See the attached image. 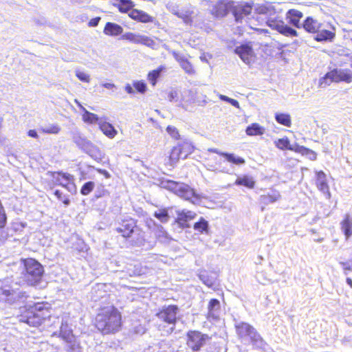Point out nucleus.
Returning <instances> with one entry per match:
<instances>
[{
  "label": "nucleus",
  "instance_id": "f257e3e1",
  "mask_svg": "<svg viewBox=\"0 0 352 352\" xmlns=\"http://www.w3.org/2000/svg\"><path fill=\"white\" fill-rule=\"evenodd\" d=\"M52 305L46 301L27 303L19 307L21 322L36 327L51 316Z\"/></svg>",
  "mask_w": 352,
  "mask_h": 352
},
{
  "label": "nucleus",
  "instance_id": "4c0bfd02",
  "mask_svg": "<svg viewBox=\"0 0 352 352\" xmlns=\"http://www.w3.org/2000/svg\"><path fill=\"white\" fill-rule=\"evenodd\" d=\"M193 228L195 230L202 233L208 230V223L203 217H201L199 220L195 223Z\"/></svg>",
  "mask_w": 352,
  "mask_h": 352
},
{
  "label": "nucleus",
  "instance_id": "2eb2a0df",
  "mask_svg": "<svg viewBox=\"0 0 352 352\" xmlns=\"http://www.w3.org/2000/svg\"><path fill=\"white\" fill-rule=\"evenodd\" d=\"M196 216V212L192 210H182L177 212L175 221L180 228H188L190 227V221L193 220Z\"/></svg>",
  "mask_w": 352,
  "mask_h": 352
},
{
  "label": "nucleus",
  "instance_id": "680f3d73",
  "mask_svg": "<svg viewBox=\"0 0 352 352\" xmlns=\"http://www.w3.org/2000/svg\"><path fill=\"white\" fill-rule=\"evenodd\" d=\"M3 294H5L6 296H9L10 295L11 292L10 290H4L3 292Z\"/></svg>",
  "mask_w": 352,
  "mask_h": 352
},
{
  "label": "nucleus",
  "instance_id": "603ef678",
  "mask_svg": "<svg viewBox=\"0 0 352 352\" xmlns=\"http://www.w3.org/2000/svg\"><path fill=\"white\" fill-rule=\"evenodd\" d=\"M238 330H251V327L247 324L242 323L241 325L237 326Z\"/></svg>",
  "mask_w": 352,
  "mask_h": 352
},
{
  "label": "nucleus",
  "instance_id": "0e129e2a",
  "mask_svg": "<svg viewBox=\"0 0 352 352\" xmlns=\"http://www.w3.org/2000/svg\"><path fill=\"white\" fill-rule=\"evenodd\" d=\"M99 172L104 173V175H108V173L105 170H103V171L99 170Z\"/></svg>",
  "mask_w": 352,
  "mask_h": 352
},
{
  "label": "nucleus",
  "instance_id": "aec40b11",
  "mask_svg": "<svg viewBox=\"0 0 352 352\" xmlns=\"http://www.w3.org/2000/svg\"><path fill=\"white\" fill-rule=\"evenodd\" d=\"M315 184L318 188L324 193H329V188L327 181L325 173L322 171H318L316 173Z\"/></svg>",
  "mask_w": 352,
  "mask_h": 352
},
{
  "label": "nucleus",
  "instance_id": "f3484780",
  "mask_svg": "<svg viewBox=\"0 0 352 352\" xmlns=\"http://www.w3.org/2000/svg\"><path fill=\"white\" fill-rule=\"evenodd\" d=\"M218 275L212 270H202L199 274V279L207 287L215 289Z\"/></svg>",
  "mask_w": 352,
  "mask_h": 352
},
{
  "label": "nucleus",
  "instance_id": "c9c22d12",
  "mask_svg": "<svg viewBox=\"0 0 352 352\" xmlns=\"http://www.w3.org/2000/svg\"><path fill=\"white\" fill-rule=\"evenodd\" d=\"M276 146L281 150H289L292 149V146L290 145L289 140L287 137H284L282 138L278 139L275 141Z\"/></svg>",
  "mask_w": 352,
  "mask_h": 352
},
{
  "label": "nucleus",
  "instance_id": "39448f33",
  "mask_svg": "<svg viewBox=\"0 0 352 352\" xmlns=\"http://www.w3.org/2000/svg\"><path fill=\"white\" fill-rule=\"evenodd\" d=\"M166 187L179 197L193 204L201 199V196L187 184L168 180Z\"/></svg>",
  "mask_w": 352,
  "mask_h": 352
},
{
  "label": "nucleus",
  "instance_id": "09e8293b",
  "mask_svg": "<svg viewBox=\"0 0 352 352\" xmlns=\"http://www.w3.org/2000/svg\"><path fill=\"white\" fill-rule=\"evenodd\" d=\"M54 195L56 197V198L58 200H62L63 203L65 206H68L70 204V200H69V199L68 197H65V198L63 199V193L61 192L60 190H56L54 192Z\"/></svg>",
  "mask_w": 352,
  "mask_h": 352
},
{
  "label": "nucleus",
  "instance_id": "cd10ccee",
  "mask_svg": "<svg viewBox=\"0 0 352 352\" xmlns=\"http://www.w3.org/2000/svg\"><path fill=\"white\" fill-rule=\"evenodd\" d=\"M336 36V33L328 30H320L314 36L317 41H331Z\"/></svg>",
  "mask_w": 352,
  "mask_h": 352
},
{
  "label": "nucleus",
  "instance_id": "ddd939ff",
  "mask_svg": "<svg viewBox=\"0 0 352 352\" xmlns=\"http://www.w3.org/2000/svg\"><path fill=\"white\" fill-rule=\"evenodd\" d=\"M234 52L246 63H250L255 54L250 42L241 44L234 49Z\"/></svg>",
  "mask_w": 352,
  "mask_h": 352
},
{
  "label": "nucleus",
  "instance_id": "412c9836",
  "mask_svg": "<svg viewBox=\"0 0 352 352\" xmlns=\"http://www.w3.org/2000/svg\"><path fill=\"white\" fill-rule=\"evenodd\" d=\"M103 32L107 36H116L122 34L123 28L117 23L107 22L104 25Z\"/></svg>",
  "mask_w": 352,
  "mask_h": 352
},
{
  "label": "nucleus",
  "instance_id": "423d86ee",
  "mask_svg": "<svg viewBox=\"0 0 352 352\" xmlns=\"http://www.w3.org/2000/svg\"><path fill=\"white\" fill-rule=\"evenodd\" d=\"M178 312L179 307L177 305H169L162 307L156 314V316L164 323L174 325L178 319Z\"/></svg>",
  "mask_w": 352,
  "mask_h": 352
},
{
  "label": "nucleus",
  "instance_id": "de8ad7c7",
  "mask_svg": "<svg viewBox=\"0 0 352 352\" xmlns=\"http://www.w3.org/2000/svg\"><path fill=\"white\" fill-rule=\"evenodd\" d=\"M166 131L175 140L179 139L180 135L176 127L169 125L166 127Z\"/></svg>",
  "mask_w": 352,
  "mask_h": 352
},
{
  "label": "nucleus",
  "instance_id": "864d4df0",
  "mask_svg": "<svg viewBox=\"0 0 352 352\" xmlns=\"http://www.w3.org/2000/svg\"><path fill=\"white\" fill-rule=\"evenodd\" d=\"M208 151L210 153L218 154L219 155H220L221 157H222V154H225V152L219 151L217 148H208Z\"/></svg>",
  "mask_w": 352,
  "mask_h": 352
},
{
  "label": "nucleus",
  "instance_id": "c756f323",
  "mask_svg": "<svg viewBox=\"0 0 352 352\" xmlns=\"http://www.w3.org/2000/svg\"><path fill=\"white\" fill-rule=\"evenodd\" d=\"M99 127L102 133L109 138H113L117 134V131L113 126L109 122H101L99 124Z\"/></svg>",
  "mask_w": 352,
  "mask_h": 352
},
{
  "label": "nucleus",
  "instance_id": "4468645a",
  "mask_svg": "<svg viewBox=\"0 0 352 352\" xmlns=\"http://www.w3.org/2000/svg\"><path fill=\"white\" fill-rule=\"evenodd\" d=\"M59 336L67 343L68 352H81L80 344L73 331H59Z\"/></svg>",
  "mask_w": 352,
  "mask_h": 352
},
{
  "label": "nucleus",
  "instance_id": "f03ea898",
  "mask_svg": "<svg viewBox=\"0 0 352 352\" xmlns=\"http://www.w3.org/2000/svg\"><path fill=\"white\" fill-rule=\"evenodd\" d=\"M25 271L24 280L28 285L35 286L42 280L44 269L43 265L34 258H26L23 261Z\"/></svg>",
  "mask_w": 352,
  "mask_h": 352
},
{
  "label": "nucleus",
  "instance_id": "6ab92c4d",
  "mask_svg": "<svg viewBox=\"0 0 352 352\" xmlns=\"http://www.w3.org/2000/svg\"><path fill=\"white\" fill-rule=\"evenodd\" d=\"M173 56L175 60L179 63L181 67L185 71L188 75H194L196 71L192 65V63L185 57L179 56L177 53H173Z\"/></svg>",
  "mask_w": 352,
  "mask_h": 352
},
{
  "label": "nucleus",
  "instance_id": "a211bd4d",
  "mask_svg": "<svg viewBox=\"0 0 352 352\" xmlns=\"http://www.w3.org/2000/svg\"><path fill=\"white\" fill-rule=\"evenodd\" d=\"M182 160L186 159L195 151V146L191 142L183 141L176 145Z\"/></svg>",
  "mask_w": 352,
  "mask_h": 352
},
{
  "label": "nucleus",
  "instance_id": "338daca9",
  "mask_svg": "<svg viewBox=\"0 0 352 352\" xmlns=\"http://www.w3.org/2000/svg\"><path fill=\"white\" fill-rule=\"evenodd\" d=\"M351 42H352V38H351Z\"/></svg>",
  "mask_w": 352,
  "mask_h": 352
},
{
  "label": "nucleus",
  "instance_id": "49530a36",
  "mask_svg": "<svg viewBox=\"0 0 352 352\" xmlns=\"http://www.w3.org/2000/svg\"><path fill=\"white\" fill-rule=\"evenodd\" d=\"M76 76L82 82H90V80H91L90 76L88 74H87L82 71L76 70Z\"/></svg>",
  "mask_w": 352,
  "mask_h": 352
},
{
  "label": "nucleus",
  "instance_id": "ea45409f",
  "mask_svg": "<svg viewBox=\"0 0 352 352\" xmlns=\"http://www.w3.org/2000/svg\"><path fill=\"white\" fill-rule=\"evenodd\" d=\"M94 187L95 184L94 182H87L82 186L80 188V194L84 196L88 195L91 192H92Z\"/></svg>",
  "mask_w": 352,
  "mask_h": 352
},
{
  "label": "nucleus",
  "instance_id": "dca6fc26",
  "mask_svg": "<svg viewBox=\"0 0 352 352\" xmlns=\"http://www.w3.org/2000/svg\"><path fill=\"white\" fill-rule=\"evenodd\" d=\"M129 16L140 23H154L155 21V19L154 16L148 14L147 12H144V10H139V9H133L129 13Z\"/></svg>",
  "mask_w": 352,
  "mask_h": 352
},
{
  "label": "nucleus",
  "instance_id": "5fc2aeb1",
  "mask_svg": "<svg viewBox=\"0 0 352 352\" xmlns=\"http://www.w3.org/2000/svg\"><path fill=\"white\" fill-rule=\"evenodd\" d=\"M28 135L31 137V138H38V134H37V132L36 131V130L34 129H30L28 131Z\"/></svg>",
  "mask_w": 352,
  "mask_h": 352
},
{
  "label": "nucleus",
  "instance_id": "e433bc0d",
  "mask_svg": "<svg viewBox=\"0 0 352 352\" xmlns=\"http://www.w3.org/2000/svg\"><path fill=\"white\" fill-rule=\"evenodd\" d=\"M280 197V195L277 194H265L261 196V200L265 204H272L276 201Z\"/></svg>",
  "mask_w": 352,
  "mask_h": 352
},
{
  "label": "nucleus",
  "instance_id": "5701e85b",
  "mask_svg": "<svg viewBox=\"0 0 352 352\" xmlns=\"http://www.w3.org/2000/svg\"><path fill=\"white\" fill-rule=\"evenodd\" d=\"M221 309V304L218 299L212 298L208 304V316L217 318Z\"/></svg>",
  "mask_w": 352,
  "mask_h": 352
},
{
  "label": "nucleus",
  "instance_id": "3c124183",
  "mask_svg": "<svg viewBox=\"0 0 352 352\" xmlns=\"http://www.w3.org/2000/svg\"><path fill=\"white\" fill-rule=\"evenodd\" d=\"M100 19L101 18L100 16L93 18L89 21L88 25L89 27H96L98 25Z\"/></svg>",
  "mask_w": 352,
  "mask_h": 352
},
{
  "label": "nucleus",
  "instance_id": "37998d69",
  "mask_svg": "<svg viewBox=\"0 0 352 352\" xmlns=\"http://www.w3.org/2000/svg\"><path fill=\"white\" fill-rule=\"evenodd\" d=\"M154 217L162 223H166L168 219V214L166 209H162L154 213Z\"/></svg>",
  "mask_w": 352,
  "mask_h": 352
},
{
  "label": "nucleus",
  "instance_id": "72a5a7b5",
  "mask_svg": "<svg viewBox=\"0 0 352 352\" xmlns=\"http://www.w3.org/2000/svg\"><path fill=\"white\" fill-rule=\"evenodd\" d=\"M222 157H223L228 162L233 164L241 165L245 164V159L236 156L233 153H228L225 152V154H222Z\"/></svg>",
  "mask_w": 352,
  "mask_h": 352
},
{
  "label": "nucleus",
  "instance_id": "bb28decb",
  "mask_svg": "<svg viewBox=\"0 0 352 352\" xmlns=\"http://www.w3.org/2000/svg\"><path fill=\"white\" fill-rule=\"evenodd\" d=\"M180 160H182V157L179 155V152L176 146H175L170 150L166 164L173 168L177 164Z\"/></svg>",
  "mask_w": 352,
  "mask_h": 352
},
{
  "label": "nucleus",
  "instance_id": "1a4fd4ad",
  "mask_svg": "<svg viewBox=\"0 0 352 352\" xmlns=\"http://www.w3.org/2000/svg\"><path fill=\"white\" fill-rule=\"evenodd\" d=\"M209 339L206 334H202L200 331H188V346L193 351H197Z\"/></svg>",
  "mask_w": 352,
  "mask_h": 352
},
{
  "label": "nucleus",
  "instance_id": "c85d7f7f",
  "mask_svg": "<svg viewBox=\"0 0 352 352\" xmlns=\"http://www.w3.org/2000/svg\"><path fill=\"white\" fill-rule=\"evenodd\" d=\"M245 133L250 136L261 135L265 133V128L258 123L254 122L246 128Z\"/></svg>",
  "mask_w": 352,
  "mask_h": 352
},
{
  "label": "nucleus",
  "instance_id": "79ce46f5",
  "mask_svg": "<svg viewBox=\"0 0 352 352\" xmlns=\"http://www.w3.org/2000/svg\"><path fill=\"white\" fill-rule=\"evenodd\" d=\"M41 130L43 133L58 134L60 131V127L58 124H52Z\"/></svg>",
  "mask_w": 352,
  "mask_h": 352
},
{
  "label": "nucleus",
  "instance_id": "20e7f679",
  "mask_svg": "<svg viewBox=\"0 0 352 352\" xmlns=\"http://www.w3.org/2000/svg\"><path fill=\"white\" fill-rule=\"evenodd\" d=\"M50 179L46 182L47 188L52 190L56 186H62L71 191L69 186L73 187L74 191L76 190V185L74 182V176L69 173L63 171H50L47 173Z\"/></svg>",
  "mask_w": 352,
  "mask_h": 352
},
{
  "label": "nucleus",
  "instance_id": "2f4dec72",
  "mask_svg": "<svg viewBox=\"0 0 352 352\" xmlns=\"http://www.w3.org/2000/svg\"><path fill=\"white\" fill-rule=\"evenodd\" d=\"M165 69L166 67L164 65H160L157 69L148 72L147 74V79L153 86L156 85L157 79L160 76L161 72Z\"/></svg>",
  "mask_w": 352,
  "mask_h": 352
},
{
  "label": "nucleus",
  "instance_id": "b1692460",
  "mask_svg": "<svg viewBox=\"0 0 352 352\" xmlns=\"http://www.w3.org/2000/svg\"><path fill=\"white\" fill-rule=\"evenodd\" d=\"M302 18V12L296 10H289L287 13L288 22L296 28H300V21Z\"/></svg>",
  "mask_w": 352,
  "mask_h": 352
},
{
  "label": "nucleus",
  "instance_id": "4be33fe9",
  "mask_svg": "<svg viewBox=\"0 0 352 352\" xmlns=\"http://www.w3.org/2000/svg\"><path fill=\"white\" fill-rule=\"evenodd\" d=\"M80 109L82 111V119L87 124H96L98 122V117L96 114L87 111L80 102L76 101Z\"/></svg>",
  "mask_w": 352,
  "mask_h": 352
},
{
  "label": "nucleus",
  "instance_id": "7ed1b4c3",
  "mask_svg": "<svg viewBox=\"0 0 352 352\" xmlns=\"http://www.w3.org/2000/svg\"><path fill=\"white\" fill-rule=\"evenodd\" d=\"M122 316L114 306L105 314H98L96 318V325L98 329L117 330L121 327Z\"/></svg>",
  "mask_w": 352,
  "mask_h": 352
},
{
  "label": "nucleus",
  "instance_id": "c03bdc74",
  "mask_svg": "<svg viewBox=\"0 0 352 352\" xmlns=\"http://www.w3.org/2000/svg\"><path fill=\"white\" fill-rule=\"evenodd\" d=\"M133 85L137 92L144 94L146 91V85L143 80L135 81Z\"/></svg>",
  "mask_w": 352,
  "mask_h": 352
},
{
  "label": "nucleus",
  "instance_id": "6e6d98bb",
  "mask_svg": "<svg viewBox=\"0 0 352 352\" xmlns=\"http://www.w3.org/2000/svg\"><path fill=\"white\" fill-rule=\"evenodd\" d=\"M125 90L128 94H133L134 93L133 89L130 85H126Z\"/></svg>",
  "mask_w": 352,
  "mask_h": 352
},
{
  "label": "nucleus",
  "instance_id": "f8f14e48",
  "mask_svg": "<svg viewBox=\"0 0 352 352\" xmlns=\"http://www.w3.org/2000/svg\"><path fill=\"white\" fill-rule=\"evenodd\" d=\"M232 6V0H220L213 6L211 14L217 18L224 17L231 12Z\"/></svg>",
  "mask_w": 352,
  "mask_h": 352
},
{
  "label": "nucleus",
  "instance_id": "473e14b6",
  "mask_svg": "<svg viewBox=\"0 0 352 352\" xmlns=\"http://www.w3.org/2000/svg\"><path fill=\"white\" fill-rule=\"evenodd\" d=\"M276 121L285 126L290 127L292 126L291 116L288 113H277L275 114Z\"/></svg>",
  "mask_w": 352,
  "mask_h": 352
},
{
  "label": "nucleus",
  "instance_id": "13d9d810",
  "mask_svg": "<svg viewBox=\"0 0 352 352\" xmlns=\"http://www.w3.org/2000/svg\"><path fill=\"white\" fill-rule=\"evenodd\" d=\"M219 98L223 101L228 102L230 98H228V96L224 95H220Z\"/></svg>",
  "mask_w": 352,
  "mask_h": 352
},
{
  "label": "nucleus",
  "instance_id": "58836bf2",
  "mask_svg": "<svg viewBox=\"0 0 352 352\" xmlns=\"http://www.w3.org/2000/svg\"><path fill=\"white\" fill-rule=\"evenodd\" d=\"M138 44H142L147 47H153L155 46V43L154 40L146 35H139Z\"/></svg>",
  "mask_w": 352,
  "mask_h": 352
},
{
  "label": "nucleus",
  "instance_id": "f704fd0d",
  "mask_svg": "<svg viewBox=\"0 0 352 352\" xmlns=\"http://www.w3.org/2000/svg\"><path fill=\"white\" fill-rule=\"evenodd\" d=\"M248 337L250 338L253 345L256 347H262L263 345V340L261 337L257 334L256 331H246Z\"/></svg>",
  "mask_w": 352,
  "mask_h": 352
},
{
  "label": "nucleus",
  "instance_id": "4d7b16f0",
  "mask_svg": "<svg viewBox=\"0 0 352 352\" xmlns=\"http://www.w3.org/2000/svg\"><path fill=\"white\" fill-rule=\"evenodd\" d=\"M228 102L234 107H239V102L235 99L230 98Z\"/></svg>",
  "mask_w": 352,
  "mask_h": 352
},
{
  "label": "nucleus",
  "instance_id": "9d476101",
  "mask_svg": "<svg viewBox=\"0 0 352 352\" xmlns=\"http://www.w3.org/2000/svg\"><path fill=\"white\" fill-rule=\"evenodd\" d=\"M252 7L248 3L240 2L235 3L232 1L231 12L237 22H241L244 16L250 15L252 12Z\"/></svg>",
  "mask_w": 352,
  "mask_h": 352
},
{
  "label": "nucleus",
  "instance_id": "052dcab7",
  "mask_svg": "<svg viewBox=\"0 0 352 352\" xmlns=\"http://www.w3.org/2000/svg\"><path fill=\"white\" fill-rule=\"evenodd\" d=\"M346 283L350 286L351 288H352V280L351 278H346Z\"/></svg>",
  "mask_w": 352,
  "mask_h": 352
},
{
  "label": "nucleus",
  "instance_id": "7c9ffc66",
  "mask_svg": "<svg viewBox=\"0 0 352 352\" xmlns=\"http://www.w3.org/2000/svg\"><path fill=\"white\" fill-rule=\"evenodd\" d=\"M118 3L116 5L121 13H127L133 10L135 3L131 0H118Z\"/></svg>",
  "mask_w": 352,
  "mask_h": 352
},
{
  "label": "nucleus",
  "instance_id": "a878e982",
  "mask_svg": "<svg viewBox=\"0 0 352 352\" xmlns=\"http://www.w3.org/2000/svg\"><path fill=\"white\" fill-rule=\"evenodd\" d=\"M234 184L236 186H244L249 189H253L255 187V181L252 177L245 175L237 177L234 182Z\"/></svg>",
  "mask_w": 352,
  "mask_h": 352
},
{
  "label": "nucleus",
  "instance_id": "8fccbe9b",
  "mask_svg": "<svg viewBox=\"0 0 352 352\" xmlns=\"http://www.w3.org/2000/svg\"><path fill=\"white\" fill-rule=\"evenodd\" d=\"M344 273L352 271V263L349 262H342L340 263Z\"/></svg>",
  "mask_w": 352,
  "mask_h": 352
},
{
  "label": "nucleus",
  "instance_id": "6e6552de",
  "mask_svg": "<svg viewBox=\"0 0 352 352\" xmlns=\"http://www.w3.org/2000/svg\"><path fill=\"white\" fill-rule=\"evenodd\" d=\"M332 82H352V72L349 69H333L328 72L324 76Z\"/></svg>",
  "mask_w": 352,
  "mask_h": 352
},
{
  "label": "nucleus",
  "instance_id": "a19ab883",
  "mask_svg": "<svg viewBox=\"0 0 352 352\" xmlns=\"http://www.w3.org/2000/svg\"><path fill=\"white\" fill-rule=\"evenodd\" d=\"M139 35L138 34H135L131 32H126L122 36V38L124 40H127L131 43H133L135 44H138V39H139Z\"/></svg>",
  "mask_w": 352,
  "mask_h": 352
},
{
  "label": "nucleus",
  "instance_id": "393cba45",
  "mask_svg": "<svg viewBox=\"0 0 352 352\" xmlns=\"http://www.w3.org/2000/svg\"><path fill=\"white\" fill-rule=\"evenodd\" d=\"M341 230H342L346 239H349L352 235V219L349 214H346L340 222Z\"/></svg>",
  "mask_w": 352,
  "mask_h": 352
},
{
  "label": "nucleus",
  "instance_id": "a18cd8bd",
  "mask_svg": "<svg viewBox=\"0 0 352 352\" xmlns=\"http://www.w3.org/2000/svg\"><path fill=\"white\" fill-rule=\"evenodd\" d=\"M321 24L309 17V32L317 33L320 30Z\"/></svg>",
  "mask_w": 352,
  "mask_h": 352
},
{
  "label": "nucleus",
  "instance_id": "9b49d317",
  "mask_svg": "<svg viewBox=\"0 0 352 352\" xmlns=\"http://www.w3.org/2000/svg\"><path fill=\"white\" fill-rule=\"evenodd\" d=\"M267 25L272 29L277 30L279 33L287 36H296L297 32L295 30L289 28L284 21L279 20L277 18L270 19L267 21Z\"/></svg>",
  "mask_w": 352,
  "mask_h": 352
},
{
  "label": "nucleus",
  "instance_id": "69168bd1",
  "mask_svg": "<svg viewBox=\"0 0 352 352\" xmlns=\"http://www.w3.org/2000/svg\"><path fill=\"white\" fill-rule=\"evenodd\" d=\"M134 275L140 276V275H142V273H140V272L137 273V274L134 273Z\"/></svg>",
  "mask_w": 352,
  "mask_h": 352
},
{
  "label": "nucleus",
  "instance_id": "0eeeda50",
  "mask_svg": "<svg viewBox=\"0 0 352 352\" xmlns=\"http://www.w3.org/2000/svg\"><path fill=\"white\" fill-rule=\"evenodd\" d=\"M138 221L133 217H126L121 220L116 230L124 239L132 236L137 228Z\"/></svg>",
  "mask_w": 352,
  "mask_h": 352
},
{
  "label": "nucleus",
  "instance_id": "bf43d9fd",
  "mask_svg": "<svg viewBox=\"0 0 352 352\" xmlns=\"http://www.w3.org/2000/svg\"><path fill=\"white\" fill-rule=\"evenodd\" d=\"M103 87L107 89H111L114 87V85L112 83H104L103 84Z\"/></svg>",
  "mask_w": 352,
  "mask_h": 352
},
{
  "label": "nucleus",
  "instance_id": "e2e57ef3",
  "mask_svg": "<svg viewBox=\"0 0 352 352\" xmlns=\"http://www.w3.org/2000/svg\"><path fill=\"white\" fill-rule=\"evenodd\" d=\"M349 62H350V65L352 68V55L349 56Z\"/></svg>",
  "mask_w": 352,
  "mask_h": 352
}]
</instances>
